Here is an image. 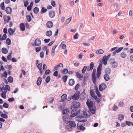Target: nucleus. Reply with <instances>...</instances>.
Wrapping results in <instances>:
<instances>
[{
  "mask_svg": "<svg viewBox=\"0 0 133 133\" xmlns=\"http://www.w3.org/2000/svg\"><path fill=\"white\" fill-rule=\"evenodd\" d=\"M58 71L56 70L54 72L53 74V75L56 77H57L58 76Z\"/></svg>",
  "mask_w": 133,
  "mask_h": 133,
  "instance_id": "63",
  "label": "nucleus"
},
{
  "mask_svg": "<svg viewBox=\"0 0 133 133\" xmlns=\"http://www.w3.org/2000/svg\"><path fill=\"white\" fill-rule=\"evenodd\" d=\"M120 56L122 58H125L127 57V55L125 52H123L121 53Z\"/></svg>",
  "mask_w": 133,
  "mask_h": 133,
  "instance_id": "27",
  "label": "nucleus"
},
{
  "mask_svg": "<svg viewBox=\"0 0 133 133\" xmlns=\"http://www.w3.org/2000/svg\"><path fill=\"white\" fill-rule=\"evenodd\" d=\"M50 77L49 76H48L46 78V79H45L46 82V83H48L50 81Z\"/></svg>",
  "mask_w": 133,
  "mask_h": 133,
  "instance_id": "46",
  "label": "nucleus"
},
{
  "mask_svg": "<svg viewBox=\"0 0 133 133\" xmlns=\"http://www.w3.org/2000/svg\"><path fill=\"white\" fill-rule=\"evenodd\" d=\"M11 40L8 38L6 40V43L8 45H10L11 44Z\"/></svg>",
  "mask_w": 133,
  "mask_h": 133,
  "instance_id": "37",
  "label": "nucleus"
},
{
  "mask_svg": "<svg viewBox=\"0 0 133 133\" xmlns=\"http://www.w3.org/2000/svg\"><path fill=\"white\" fill-rule=\"evenodd\" d=\"M6 94H4L2 93L1 94V97L4 99H5L6 98Z\"/></svg>",
  "mask_w": 133,
  "mask_h": 133,
  "instance_id": "64",
  "label": "nucleus"
},
{
  "mask_svg": "<svg viewBox=\"0 0 133 133\" xmlns=\"http://www.w3.org/2000/svg\"><path fill=\"white\" fill-rule=\"evenodd\" d=\"M96 72V70L95 69H94L92 73V76H95V74Z\"/></svg>",
  "mask_w": 133,
  "mask_h": 133,
  "instance_id": "56",
  "label": "nucleus"
},
{
  "mask_svg": "<svg viewBox=\"0 0 133 133\" xmlns=\"http://www.w3.org/2000/svg\"><path fill=\"white\" fill-rule=\"evenodd\" d=\"M92 80L93 83L95 84H96V76H92Z\"/></svg>",
  "mask_w": 133,
  "mask_h": 133,
  "instance_id": "36",
  "label": "nucleus"
},
{
  "mask_svg": "<svg viewBox=\"0 0 133 133\" xmlns=\"http://www.w3.org/2000/svg\"><path fill=\"white\" fill-rule=\"evenodd\" d=\"M69 110L68 109H64L62 111V113L63 114H67L69 112Z\"/></svg>",
  "mask_w": 133,
  "mask_h": 133,
  "instance_id": "35",
  "label": "nucleus"
},
{
  "mask_svg": "<svg viewBox=\"0 0 133 133\" xmlns=\"http://www.w3.org/2000/svg\"><path fill=\"white\" fill-rule=\"evenodd\" d=\"M5 11L8 14H11L12 11V9L10 7L8 6L6 8Z\"/></svg>",
  "mask_w": 133,
  "mask_h": 133,
  "instance_id": "11",
  "label": "nucleus"
},
{
  "mask_svg": "<svg viewBox=\"0 0 133 133\" xmlns=\"http://www.w3.org/2000/svg\"><path fill=\"white\" fill-rule=\"evenodd\" d=\"M125 123L128 126H130L132 124V122H131L126 121Z\"/></svg>",
  "mask_w": 133,
  "mask_h": 133,
  "instance_id": "60",
  "label": "nucleus"
},
{
  "mask_svg": "<svg viewBox=\"0 0 133 133\" xmlns=\"http://www.w3.org/2000/svg\"><path fill=\"white\" fill-rule=\"evenodd\" d=\"M42 63H39V64H38V65H37V67L38 68L39 70H41V69H42Z\"/></svg>",
  "mask_w": 133,
  "mask_h": 133,
  "instance_id": "53",
  "label": "nucleus"
},
{
  "mask_svg": "<svg viewBox=\"0 0 133 133\" xmlns=\"http://www.w3.org/2000/svg\"><path fill=\"white\" fill-rule=\"evenodd\" d=\"M42 80V79L41 77H39L38 78V79L37 80V85H40Z\"/></svg>",
  "mask_w": 133,
  "mask_h": 133,
  "instance_id": "23",
  "label": "nucleus"
},
{
  "mask_svg": "<svg viewBox=\"0 0 133 133\" xmlns=\"http://www.w3.org/2000/svg\"><path fill=\"white\" fill-rule=\"evenodd\" d=\"M2 91V94H6L7 92V90L5 89L4 86H3L2 88L0 87V92Z\"/></svg>",
  "mask_w": 133,
  "mask_h": 133,
  "instance_id": "15",
  "label": "nucleus"
},
{
  "mask_svg": "<svg viewBox=\"0 0 133 133\" xmlns=\"http://www.w3.org/2000/svg\"><path fill=\"white\" fill-rule=\"evenodd\" d=\"M67 98V95L65 94H63L61 97V99L62 101H64L66 100Z\"/></svg>",
  "mask_w": 133,
  "mask_h": 133,
  "instance_id": "16",
  "label": "nucleus"
},
{
  "mask_svg": "<svg viewBox=\"0 0 133 133\" xmlns=\"http://www.w3.org/2000/svg\"><path fill=\"white\" fill-rule=\"evenodd\" d=\"M39 11V9L38 7H36L34 8L33 10L34 13L35 14H37Z\"/></svg>",
  "mask_w": 133,
  "mask_h": 133,
  "instance_id": "29",
  "label": "nucleus"
},
{
  "mask_svg": "<svg viewBox=\"0 0 133 133\" xmlns=\"http://www.w3.org/2000/svg\"><path fill=\"white\" fill-rule=\"evenodd\" d=\"M8 80L9 82L12 83L13 82V78L11 76H9L8 78Z\"/></svg>",
  "mask_w": 133,
  "mask_h": 133,
  "instance_id": "34",
  "label": "nucleus"
},
{
  "mask_svg": "<svg viewBox=\"0 0 133 133\" xmlns=\"http://www.w3.org/2000/svg\"><path fill=\"white\" fill-rule=\"evenodd\" d=\"M68 72V70L66 69H64L63 70L62 73L64 74H66Z\"/></svg>",
  "mask_w": 133,
  "mask_h": 133,
  "instance_id": "55",
  "label": "nucleus"
},
{
  "mask_svg": "<svg viewBox=\"0 0 133 133\" xmlns=\"http://www.w3.org/2000/svg\"><path fill=\"white\" fill-rule=\"evenodd\" d=\"M111 72V69L109 68H108L106 69L105 72V74H109Z\"/></svg>",
  "mask_w": 133,
  "mask_h": 133,
  "instance_id": "31",
  "label": "nucleus"
},
{
  "mask_svg": "<svg viewBox=\"0 0 133 133\" xmlns=\"http://www.w3.org/2000/svg\"><path fill=\"white\" fill-rule=\"evenodd\" d=\"M45 34L47 36L50 37L52 34V31L51 30L48 31L46 32Z\"/></svg>",
  "mask_w": 133,
  "mask_h": 133,
  "instance_id": "19",
  "label": "nucleus"
},
{
  "mask_svg": "<svg viewBox=\"0 0 133 133\" xmlns=\"http://www.w3.org/2000/svg\"><path fill=\"white\" fill-rule=\"evenodd\" d=\"M49 15L50 18H53L54 17L55 15V12L54 11H51L49 12Z\"/></svg>",
  "mask_w": 133,
  "mask_h": 133,
  "instance_id": "10",
  "label": "nucleus"
},
{
  "mask_svg": "<svg viewBox=\"0 0 133 133\" xmlns=\"http://www.w3.org/2000/svg\"><path fill=\"white\" fill-rule=\"evenodd\" d=\"M5 89H6V90H7L9 91H10L11 89H10V86L8 85H5Z\"/></svg>",
  "mask_w": 133,
  "mask_h": 133,
  "instance_id": "40",
  "label": "nucleus"
},
{
  "mask_svg": "<svg viewBox=\"0 0 133 133\" xmlns=\"http://www.w3.org/2000/svg\"><path fill=\"white\" fill-rule=\"evenodd\" d=\"M107 85L104 83H103L99 86V89L100 91H102L107 88Z\"/></svg>",
  "mask_w": 133,
  "mask_h": 133,
  "instance_id": "7",
  "label": "nucleus"
},
{
  "mask_svg": "<svg viewBox=\"0 0 133 133\" xmlns=\"http://www.w3.org/2000/svg\"><path fill=\"white\" fill-rule=\"evenodd\" d=\"M104 77L106 81H108L109 80L110 77L108 74H105L104 76Z\"/></svg>",
  "mask_w": 133,
  "mask_h": 133,
  "instance_id": "26",
  "label": "nucleus"
},
{
  "mask_svg": "<svg viewBox=\"0 0 133 133\" xmlns=\"http://www.w3.org/2000/svg\"><path fill=\"white\" fill-rule=\"evenodd\" d=\"M51 5H52L53 6L55 7L56 6V3L55 1H51Z\"/></svg>",
  "mask_w": 133,
  "mask_h": 133,
  "instance_id": "57",
  "label": "nucleus"
},
{
  "mask_svg": "<svg viewBox=\"0 0 133 133\" xmlns=\"http://www.w3.org/2000/svg\"><path fill=\"white\" fill-rule=\"evenodd\" d=\"M26 19L27 20L28 22H30L31 20V18L30 16L28 15L26 16Z\"/></svg>",
  "mask_w": 133,
  "mask_h": 133,
  "instance_id": "39",
  "label": "nucleus"
},
{
  "mask_svg": "<svg viewBox=\"0 0 133 133\" xmlns=\"http://www.w3.org/2000/svg\"><path fill=\"white\" fill-rule=\"evenodd\" d=\"M11 53H10V54L7 56V59L8 60L10 61L11 60Z\"/></svg>",
  "mask_w": 133,
  "mask_h": 133,
  "instance_id": "41",
  "label": "nucleus"
},
{
  "mask_svg": "<svg viewBox=\"0 0 133 133\" xmlns=\"http://www.w3.org/2000/svg\"><path fill=\"white\" fill-rule=\"evenodd\" d=\"M75 83L74 80L73 79H71L69 80V84L70 85L72 86Z\"/></svg>",
  "mask_w": 133,
  "mask_h": 133,
  "instance_id": "24",
  "label": "nucleus"
},
{
  "mask_svg": "<svg viewBox=\"0 0 133 133\" xmlns=\"http://www.w3.org/2000/svg\"><path fill=\"white\" fill-rule=\"evenodd\" d=\"M8 32L9 35H12L14 32L13 30L11 28H10L8 29Z\"/></svg>",
  "mask_w": 133,
  "mask_h": 133,
  "instance_id": "25",
  "label": "nucleus"
},
{
  "mask_svg": "<svg viewBox=\"0 0 133 133\" xmlns=\"http://www.w3.org/2000/svg\"><path fill=\"white\" fill-rule=\"evenodd\" d=\"M79 87V84H77L75 86V89L76 90H77Z\"/></svg>",
  "mask_w": 133,
  "mask_h": 133,
  "instance_id": "62",
  "label": "nucleus"
},
{
  "mask_svg": "<svg viewBox=\"0 0 133 133\" xmlns=\"http://www.w3.org/2000/svg\"><path fill=\"white\" fill-rule=\"evenodd\" d=\"M2 52L4 54H6L8 53V50L6 48H3L2 49Z\"/></svg>",
  "mask_w": 133,
  "mask_h": 133,
  "instance_id": "21",
  "label": "nucleus"
},
{
  "mask_svg": "<svg viewBox=\"0 0 133 133\" xmlns=\"http://www.w3.org/2000/svg\"><path fill=\"white\" fill-rule=\"evenodd\" d=\"M63 119L64 121L66 123H68L70 121V118H69L68 116L67 115H66L63 117Z\"/></svg>",
  "mask_w": 133,
  "mask_h": 133,
  "instance_id": "8",
  "label": "nucleus"
},
{
  "mask_svg": "<svg viewBox=\"0 0 133 133\" xmlns=\"http://www.w3.org/2000/svg\"><path fill=\"white\" fill-rule=\"evenodd\" d=\"M79 94L80 92L79 91H77L73 96H71V98L74 100H77L79 98Z\"/></svg>",
  "mask_w": 133,
  "mask_h": 133,
  "instance_id": "4",
  "label": "nucleus"
},
{
  "mask_svg": "<svg viewBox=\"0 0 133 133\" xmlns=\"http://www.w3.org/2000/svg\"><path fill=\"white\" fill-rule=\"evenodd\" d=\"M76 76L79 79H81L83 77V76H82L81 74L78 72H76Z\"/></svg>",
  "mask_w": 133,
  "mask_h": 133,
  "instance_id": "28",
  "label": "nucleus"
},
{
  "mask_svg": "<svg viewBox=\"0 0 133 133\" xmlns=\"http://www.w3.org/2000/svg\"><path fill=\"white\" fill-rule=\"evenodd\" d=\"M104 52L103 50L102 49H99L96 51V53L97 54H103Z\"/></svg>",
  "mask_w": 133,
  "mask_h": 133,
  "instance_id": "32",
  "label": "nucleus"
},
{
  "mask_svg": "<svg viewBox=\"0 0 133 133\" xmlns=\"http://www.w3.org/2000/svg\"><path fill=\"white\" fill-rule=\"evenodd\" d=\"M63 66V64L62 63H60L58 65L55 66L54 67V68L56 70H57L58 69L59 67H62Z\"/></svg>",
  "mask_w": 133,
  "mask_h": 133,
  "instance_id": "20",
  "label": "nucleus"
},
{
  "mask_svg": "<svg viewBox=\"0 0 133 133\" xmlns=\"http://www.w3.org/2000/svg\"><path fill=\"white\" fill-rule=\"evenodd\" d=\"M102 64H99L97 68V77L98 78L100 77V75L101 74L102 68Z\"/></svg>",
  "mask_w": 133,
  "mask_h": 133,
  "instance_id": "5",
  "label": "nucleus"
},
{
  "mask_svg": "<svg viewBox=\"0 0 133 133\" xmlns=\"http://www.w3.org/2000/svg\"><path fill=\"white\" fill-rule=\"evenodd\" d=\"M9 104L6 103H4L3 105V107L5 108H8Z\"/></svg>",
  "mask_w": 133,
  "mask_h": 133,
  "instance_id": "43",
  "label": "nucleus"
},
{
  "mask_svg": "<svg viewBox=\"0 0 133 133\" xmlns=\"http://www.w3.org/2000/svg\"><path fill=\"white\" fill-rule=\"evenodd\" d=\"M90 94H91V96L92 97H93L94 96L95 94H94V90L92 89H91L90 90Z\"/></svg>",
  "mask_w": 133,
  "mask_h": 133,
  "instance_id": "51",
  "label": "nucleus"
},
{
  "mask_svg": "<svg viewBox=\"0 0 133 133\" xmlns=\"http://www.w3.org/2000/svg\"><path fill=\"white\" fill-rule=\"evenodd\" d=\"M107 60L106 56H104L103 57L102 63L105 65H106L107 64Z\"/></svg>",
  "mask_w": 133,
  "mask_h": 133,
  "instance_id": "12",
  "label": "nucleus"
},
{
  "mask_svg": "<svg viewBox=\"0 0 133 133\" xmlns=\"http://www.w3.org/2000/svg\"><path fill=\"white\" fill-rule=\"evenodd\" d=\"M35 45H33L34 46H39L41 44V41L39 39L37 38L35 41Z\"/></svg>",
  "mask_w": 133,
  "mask_h": 133,
  "instance_id": "9",
  "label": "nucleus"
},
{
  "mask_svg": "<svg viewBox=\"0 0 133 133\" xmlns=\"http://www.w3.org/2000/svg\"><path fill=\"white\" fill-rule=\"evenodd\" d=\"M71 17H70V18L67 19L66 20L65 22V23L63 25V27H64L67 24H68L71 21Z\"/></svg>",
  "mask_w": 133,
  "mask_h": 133,
  "instance_id": "14",
  "label": "nucleus"
},
{
  "mask_svg": "<svg viewBox=\"0 0 133 133\" xmlns=\"http://www.w3.org/2000/svg\"><path fill=\"white\" fill-rule=\"evenodd\" d=\"M80 104L79 102L74 101L71 103L72 110L71 112L70 116L74 117L76 116L77 114L79 112V110L78 109L80 106Z\"/></svg>",
  "mask_w": 133,
  "mask_h": 133,
  "instance_id": "1",
  "label": "nucleus"
},
{
  "mask_svg": "<svg viewBox=\"0 0 133 133\" xmlns=\"http://www.w3.org/2000/svg\"><path fill=\"white\" fill-rule=\"evenodd\" d=\"M46 25L48 28H51L53 26V23L52 22L49 21L47 22Z\"/></svg>",
  "mask_w": 133,
  "mask_h": 133,
  "instance_id": "13",
  "label": "nucleus"
},
{
  "mask_svg": "<svg viewBox=\"0 0 133 133\" xmlns=\"http://www.w3.org/2000/svg\"><path fill=\"white\" fill-rule=\"evenodd\" d=\"M111 65L113 68H115L118 66V64L115 61L114 59H111Z\"/></svg>",
  "mask_w": 133,
  "mask_h": 133,
  "instance_id": "6",
  "label": "nucleus"
},
{
  "mask_svg": "<svg viewBox=\"0 0 133 133\" xmlns=\"http://www.w3.org/2000/svg\"><path fill=\"white\" fill-rule=\"evenodd\" d=\"M7 36L6 34H4L2 37V40H5Z\"/></svg>",
  "mask_w": 133,
  "mask_h": 133,
  "instance_id": "52",
  "label": "nucleus"
},
{
  "mask_svg": "<svg viewBox=\"0 0 133 133\" xmlns=\"http://www.w3.org/2000/svg\"><path fill=\"white\" fill-rule=\"evenodd\" d=\"M54 100V98L53 97H51L48 98V101L49 103H51L53 102Z\"/></svg>",
  "mask_w": 133,
  "mask_h": 133,
  "instance_id": "33",
  "label": "nucleus"
},
{
  "mask_svg": "<svg viewBox=\"0 0 133 133\" xmlns=\"http://www.w3.org/2000/svg\"><path fill=\"white\" fill-rule=\"evenodd\" d=\"M44 54L43 52H41L40 53V56L41 58H42L44 57Z\"/></svg>",
  "mask_w": 133,
  "mask_h": 133,
  "instance_id": "59",
  "label": "nucleus"
},
{
  "mask_svg": "<svg viewBox=\"0 0 133 133\" xmlns=\"http://www.w3.org/2000/svg\"><path fill=\"white\" fill-rule=\"evenodd\" d=\"M124 118V117L123 115L121 114L118 116V119L121 121H122Z\"/></svg>",
  "mask_w": 133,
  "mask_h": 133,
  "instance_id": "30",
  "label": "nucleus"
},
{
  "mask_svg": "<svg viewBox=\"0 0 133 133\" xmlns=\"http://www.w3.org/2000/svg\"><path fill=\"white\" fill-rule=\"evenodd\" d=\"M94 65V63L93 62H92L91 63L90 65V70H92Z\"/></svg>",
  "mask_w": 133,
  "mask_h": 133,
  "instance_id": "42",
  "label": "nucleus"
},
{
  "mask_svg": "<svg viewBox=\"0 0 133 133\" xmlns=\"http://www.w3.org/2000/svg\"><path fill=\"white\" fill-rule=\"evenodd\" d=\"M1 117L4 118H8V116L5 114H2Z\"/></svg>",
  "mask_w": 133,
  "mask_h": 133,
  "instance_id": "45",
  "label": "nucleus"
},
{
  "mask_svg": "<svg viewBox=\"0 0 133 133\" xmlns=\"http://www.w3.org/2000/svg\"><path fill=\"white\" fill-rule=\"evenodd\" d=\"M94 90H95L96 92L99 91L98 88L96 84H95V86L94 87Z\"/></svg>",
  "mask_w": 133,
  "mask_h": 133,
  "instance_id": "58",
  "label": "nucleus"
},
{
  "mask_svg": "<svg viewBox=\"0 0 133 133\" xmlns=\"http://www.w3.org/2000/svg\"><path fill=\"white\" fill-rule=\"evenodd\" d=\"M68 123H69V124L70 126L69 127V128H68L69 131H70L72 130V128H75L76 125V123L74 121H70Z\"/></svg>",
  "mask_w": 133,
  "mask_h": 133,
  "instance_id": "3",
  "label": "nucleus"
},
{
  "mask_svg": "<svg viewBox=\"0 0 133 133\" xmlns=\"http://www.w3.org/2000/svg\"><path fill=\"white\" fill-rule=\"evenodd\" d=\"M41 49V48L40 47H37L36 48V51L37 52L39 51Z\"/></svg>",
  "mask_w": 133,
  "mask_h": 133,
  "instance_id": "49",
  "label": "nucleus"
},
{
  "mask_svg": "<svg viewBox=\"0 0 133 133\" xmlns=\"http://www.w3.org/2000/svg\"><path fill=\"white\" fill-rule=\"evenodd\" d=\"M86 121V120L82 119V120L80 121L79 122H78L77 124V129L78 130H80L82 131L85 130V128L83 127V124H81V122H85Z\"/></svg>",
  "mask_w": 133,
  "mask_h": 133,
  "instance_id": "2",
  "label": "nucleus"
},
{
  "mask_svg": "<svg viewBox=\"0 0 133 133\" xmlns=\"http://www.w3.org/2000/svg\"><path fill=\"white\" fill-rule=\"evenodd\" d=\"M89 109L90 110L91 112L93 114H94L95 113V110L94 108H93V107H92V108L91 109Z\"/></svg>",
  "mask_w": 133,
  "mask_h": 133,
  "instance_id": "47",
  "label": "nucleus"
},
{
  "mask_svg": "<svg viewBox=\"0 0 133 133\" xmlns=\"http://www.w3.org/2000/svg\"><path fill=\"white\" fill-rule=\"evenodd\" d=\"M87 69V67L86 66H84L82 70V72L83 74H84L85 73V71Z\"/></svg>",
  "mask_w": 133,
  "mask_h": 133,
  "instance_id": "50",
  "label": "nucleus"
},
{
  "mask_svg": "<svg viewBox=\"0 0 133 133\" xmlns=\"http://www.w3.org/2000/svg\"><path fill=\"white\" fill-rule=\"evenodd\" d=\"M47 11V9L46 8H44V7H43L42 8L41 10V12L43 13H44L46 12Z\"/></svg>",
  "mask_w": 133,
  "mask_h": 133,
  "instance_id": "48",
  "label": "nucleus"
},
{
  "mask_svg": "<svg viewBox=\"0 0 133 133\" xmlns=\"http://www.w3.org/2000/svg\"><path fill=\"white\" fill-rule=\"evenodd\" d=\"M123 49V47H121L119 48L118 49L116 50V51L117 52V53L121 51Z\"/></svg>",
  "mask_w": 133,
  "mask_h": 133,
  "instance_id": "61",
  "label": "nucleus"
},
{
  "mask_svg": "<svg viewBox=\"0 0 133 133\" xmlns=\"http://www.w3.org/2000/svg\"><path fill=\"white\" fill-rule=\"evenodd\" d=\"M0 7L3 10H4L5 9V6L4 3L3 2H2L0 4Z\"/></svg>",
  "mask_w": 133,
  "mask_h": 133,
  "instance_id": "38",
  "label": "nucleus"
},
{
  "mask_svg": "<svg viewBox=\"0 0 133 133\" xmlns=\"http://www.w3.org/2000/svg\"><path fill=\"white\" fill-rule=\"evenodd\" d=\"M59 15H61V11L62 10V6L61 5L59 4Z\"/></svg>",
  "mask_w": 133,
  "mask_h": 133,
  "instance_id": "54",
  "label": "nucleus"
},
{
  "mask_svg": "<svg viewBox=\"0 0 133 133\" xmlns=\"http://www.w3.org/2000/svg\"><path fill=\"white\" fill-rule=\"evenodd\" d=\"M67 77L68 76H64L63 77V80L64 82H66Z\"/></svg>",
  "mask_w": 133,
  "mask_h": 133,
  "instance_id": "44",
  "label": "nucleus"
},
{
  "mask_svg": "<svg viewBox=\"0 0 133 133\" xmlns=\"http://www.w3.org/2000/svg\"><path fill=\"white\" fill-rule=\"evenodd\" d=\"M20 27L21 30V31H23L25 30V27L24 25V23H21L20 24Z\"/></svg>",
  "mask_w": 133,
  "mask_h": 133,
  "instance_id": "17",
  "label": "nucleus"
},
{
  "mask_svg": "<svg viewBox=\"0 0 133 133\" xmlns=\"http://www.w3.org/2000/svg\"><path fill=\"white\" fill-rule=\"evenodd\" d=\"M86 104L87 105V106L89 109H91L92 108V107H93L92 104L91 102H89L88 101H87L86 102Z\"/></svg>",
  "mask_w": 133,
  "mask_h": 133,
  "instance_id": "18",
  "label": "nucleus"
},
{
  "mask_svg": "<svg viewBox=\"0 0 133 133\" xmlns=\"http://www.w3.org/2000/svg\"><path fill=\"white\" fill-rule=\"evenodd\" d=\"M57 46V45H55L52 48L51 50V55L52 56H54L55 55V50Z\"/></svg>",
  "mask_w": 133,
  "mask_h": 133,
  "instance_id": "22",
  "label": "nucleus"
}]
</instances>
